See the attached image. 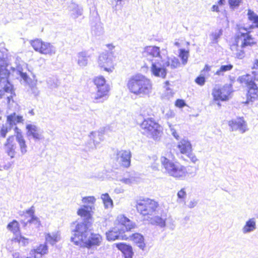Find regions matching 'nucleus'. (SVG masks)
Returning a JSON list of instances; mask_svg holds the SVG:
<instances>
[{"label": "nucleus", "mask_w": 258, "mask_h": 258, "mask_svg": "<svg viewBox=\"0 0 258 258\" xmlns=\"http://www.w3.org/2000/svg\"><path fill=\"white\" fill-rule=\"evenodd\" d=\"M94 85L97 89L96 94L94 98V103L102 102L108 96L109 92V87L106 84L105 78L102 76L95 77L93 80Z\"/></svg>", "instance_id": "nucleus-8"}, {"label": "nucleus", "mask_w": 258, "mask_h": 258, "mask_svg": "<svg viewBox=\"0 0 258 258\" xmlns=\"http://www.w3.org/2000/svg\"><path fill=\"white\" fill-rule=\"evenodd\" d=\"M166 214L161 216H155L151 218V224L163 228L166 226Z\"/></svg>", "instance_id": "nucleus-26"}, {"label": "nucleus", "mask_w": 258, "mask_h": 258, "mask_svg": "<svg viewBox=\"0 0 258 258\" xmlns=\"http://www.w3.org/2000/svg\"><path fill=\"white\" fill-rule=\"evenodd\" d=\"M7 229L13 233L14 234H16L19 233L20 231V227L19 222L16 220H13L12 221L10 222L7 225Z\"/></svg>", "instance_id": "nucleus-32"}, {"label": "nucleus", "mask_w": 258, "mask_h": 258, "mask_svg": "<svg viewBox=\"0 0 258 258\" xmlns=\"http://www.w3.org/2000/svg\"><path fill=\"white\" fill-rule=\"evenodd\" d=\"M107 46L110 49H112V48H113L114 47V46H113L112 44H107Z\"/></svg>", "instance_id": "nucleus-54"}, {"label": "nucleus", "mask_w": 258, "mask_h": 258, "mask_svg": "<svg viewBox=\"0 0 258 258\" xmlns=\"http://www.w3.org/2000/svg\"><path fill=\"white\" fill-rule=\"evenodd\" d=\"M131 153L130 150H121L117 153V160H119L120 166L126 168L130 166Z\"/></svg>", "instance_id": "nucleus-15"}, {"label": "nucleus", "mask_w": 258, "mask_h": 258, "mask_svg": "<svg viewBox=\"0 0 258 258\" xmlns=\"http://www.w3.org/2000/svg\"><path fill=\"white\" fill-rule=\"evenodd\" d=\"M115 246L123 253L124 258H132L134 252L132 247L126 243L119 242L114 244Z\"/></svg>", "instance_id": "nucleus-19"}, {"label": "nucleus", "mask_w": 258, "mask_h": 258, "mask_svg": "<svg viewBox=\"0 0 258 258\" xmlns=\"http://www.w3.org/2000/svg\"><path fill=\"white\" fill-rule=\"evenodd\" d=\"M115 56L112 51H105L101 53L98 56L97 63L99 67L104 71L112 73L115 63L113 59Z\"/></svg>", "instance_id": "nucleus-9"}, {"label": "nucleus", "mask_w": 258, "mask_h": 258, "mask_svg": "<svg viewBox=\"0 0 258 258\" xmlns=\"http://www.w3.org/2000/svg\"><path fill=\"white\" fill-rule=\"evenodd\" d=\"M231 49L233 52V54L236 58L242 59L244 57L245 49H241L240 45L238 44L236 42L231 46Z\"/></svg>", "instance_id": "nucleus-31"}, {"label": "nucleus", "mask_w": 258, "mask_h": 258, "mask_svg": "<svg viewBox=\"0 0 258 258\" xmlns=\"http://www.w3.org/2000/svg\"><path fill=\"white\" fill-rule=\"evenodd\" d=\"M13 258H20V254L19 252H15L13 254ZM25 258H34L32 255L31 254L30 256H27Z\"/></svg>", "instance_id": "nucleus-51"}, {"label": "nucleus", "mask_w": 258, "mask_h": 258, "mask_svg": "<svg viewBox=\"0 0 258 258\" xmlns=\"http://www.w3.org/2000/svg\"><path fill=\"white\" fill-rule=\"evenodd\" d=\"M229 125L230 126L232 131L239 130L241 133H245L246 130V123L241 118L232 119L229 121Z\"/></svg>", "instance_id": "nucleus-18"}, {"label": "nucleus", "mask_w": 258, "mask_h": 258, "mask_svg": "<svg viewBox=\"0 0 258 258\" xmlns=\"http://www.w3.org/2000/svg\"><path fill=\"white\" fill-rule=\"evenodd\" d=\"M91 210L92 208L91 206H83L78 209L77 214L81 217L86 219H90L92 218Z\"/></svg>", "instance_id": "nucleus-29"}, {"label": "nucleus", "mask_w": 258, "mask_h": 258, "mask_svg": "<svg viewBox=\"0 0 258 258\" xmlns=\"http://www.w3.org/2000/svg\"><path fill=\"white\" fill-rule=\"evenodd\" d=\"M114 225L124 233L130 232L136 227V224L123 214L118 215L114 221Z\"/></svg>", "instance_id": "nucleus-12"}, {"label": "nucleus", "mask_w": 258, "mask_h": 258, "mask_svg": "<svg viewBox=\"0 0 258 258\" xmlns=\"http://www.w3.org/2000/svg\"><path fill=\"white\" fill-rule=\"evenodd\" d=\"M257 79L250 74H246L238 77L237 81L241 84H245L248 89L247 100L245 103L253 102L258 99V87L254 82Z\"/></svg>", "instance_id": "nucleus-5"}, {"label": "nucleus", "mask_w": 258, "mask_h": 258, "mask_svg": "<svg viewBox=\"0 0 258 258\" xmlns=\"http://www.w3.org/2000/svg\"><path fill=\"white\" fill-rule=\"evenodd\" d=\"M195 82L198 85L200 86H203L206 82V79L205 76L201 75L198 76L196 80H195Z\"/></svg>", "instance_id": "nucleus-44"}, {"label": "nucleus", "mask_w": 258, "mask_h": 258, "mask_svg": "<svg viewBox=\"0 0 258 258\" xmlns=\"http://www.w3.org/2000/svg\"><path fill=\"white\" fill-rule=\"evenodd\" d=\"M235 42L240 45L241 49L248 48L256 43L255 39L250 35L249 32H239Z\"/></svg>", "instance_id": "nucleus-13"}, {"label": "nucleus", "mask_w": 258, "mask_h": 258, "mask_svg": "<svg viewBox=\"0 0 258 258\" xmlns=\"http://www.w3.org/2000/svg\"><path fill=\"white\" fill-rule=\"evenodd\" d=\"M170 157L172 159H174V156L171 153L168 154V157L162 156L161 157V164L166 172L175 178H179L184 176L186 174L185 168L177 162L171 160L169 158Z\"/></svg>", "instance_id": "nucleus-4"}, {"label": "nucleus", "mask_w": 258, "mask_h": 258, "mask_svg": "<svg viewBox=\"0 0 258 258\" xmlns=\"http://www.w3.org/2000/svg\"><path fill=\"white\" fill-rule=\"evenodd\" d=\"M12 163H13V162H8L7 165H4V166H7V167H9L12 165Z\"/></svg>", "instance_id": "nucleus-56"}, {"label": "nucleus", "mask_w": 258, "mask_h": 258, "mask_svg": "<svg viewBox=\"0 0 258 258\" xmlns=\"http://www.w3.org/2000/svg\"><path fill=\"white\" fill-rule=\"evenodd\" d=\"M10 130L11 128L7 125H3L0 127V137L2 138H5Z\"/></svg>", "instance_id": "nucleus-42"}, {"label": "nucleus", "mask_w": 258, "mask_h": 258, "mask_svg": "<svg viewBox=\"0 0 258 258\" xmlns=\"http://www.w3.org/2000/svg\"><path fill=\"white\" fill-rule=\"evenodd\" d=\"M222 31L219 30L218 31L213 32L210 35V39L213 43H216L218 42V39L222 35Z\"/></svg>", "instance_id": "nucleus-39"}, {"label": "nucleus", "mask_w": 258, "mask_h": 258, "mask_svg": "<svg viewBox=\"0 0 258 258\" xmlns=\"http://www.w3.org/2000/svg\"><path fill=\"white\" fill-rule=\"evenodd\" d=\"M241 0H229V4L232 9L238 7L241 3Z\"/></svg>", "instance_id": "nucleus-46"}, {"label": "nucleus", "mask_w": 258, "mask_h": 258, "mask_svg": "<svg viewBox=\"0 0 258 258\" xmlns=\"http://www.w3.org/2000/svg\"><path fill=\"white\" fill-rule=\"evenodd\" d=\"M13 242H18L20 245L25 246L29 243V240L23 236H20L19 238L16 237L12 240Z\"/></svg>", "instance_id": "nucleus-40"}, {"label": "nucleus", "mask_w": 258, "mask_h": 258, "mask_svg": "<svg viewBox=\"0 0 258 258\" xmlns=\"http://www.w3.org/2000/svg\"><path fill=\"white\" fill-rule=\"evenodd\" d=\"M188 53V50L185 49H180L178 56L181 59L183 64H185L187 62Z\"/></svg>", "instance_id": "nucleus-37"}, {"label": "nucleus", "mask_w": 258, "mask_h": 258, "mask_svg": "<svg viewBox=\"0 0 258 258\" xmlns=\"http://www.w3.org/2000/svg\"><path fill=\"white\" fill-rule=\"evenodd\" d=\"M256 229V220L255 218H252L246 221L245 225L241 229V231L243 234H246L254 231Z\"/></svg>", "instance_id": "nucleus-24"}, {"label": "nucleus", "mask_w": 258, "mask_h": 258, "mask_svg": "<svg viewBox=\"0 0 258 258\" xmlns=\"http://www.w3.org/2000/svg\"><path fill=\"white\" fill-rule=\"evenodd\" d=\"M78 64L81 66H86L87 63V58L83 54H80L78 57Z\"/></svg>", "instance_id": "nucleus-43"}, {"label": "nucleus", "mask_w": 258, "mask_h": 258, "mask_svg": "<svg viewBox=\"0 0 258 258\" xmlns=\"http://www.w3.org/2000/svg\"><path fill=\"white\" fill-rule=\"evenodd\" d=\"M166 67H164V64L163 67L158 66L156 63H153L151 67L152 73L156 77L165 78L166 76Z\"/></svg>", "instance_id": "nucleus-23"}, {"label": "nucleus", "mask_w": 258, "mask_h": 258, "mask_svg": "<svg viewBox=\"0 0 258 258\" xmlns=\"http://www.w3.org/2000/svg\"><path fill=\"white\" fill-rule=\"evenodd\" d=\"M126 87L129 91L134 95H144L151 91L152 84L150 80L145 76L136 74L128 79Z\"/></svg>", "instance_id": "nucleus-2"}, {"label": "nucleus", "mask_w": 258, "mask_h": 258, "mask_svg": "<svg viewBox=\"0 0 258 258\" xmlns=\"http://www.w3.org/2000/svg\"><path fill=\"white\" fill-rule=\"evenodd\" d=\"M2 163H3V161H1V164H2Z\"/></svg>", "instance_id": "nucleus-60"}, {"label": "nucleus", "mask_w": 258, "mask_h": 258, "mask_svg": "<svg viewBox=\"0 0 258 258\" xmlns=\"http://www.w3.org/2000/svg\"><path fill=\"white\" fill-rule=\"evenodd\" d=\"M115 1L116 2V4H118V3H120L122 1V0H115Z\"/></svg>", "instance_id": "nucleus-58"}, {"label": "nucleus", "mask_w": 258, "mask_h": 258, "mask_svg": "<svg viewBox=\"0 0 258 258\" xmlns=\"http://www.w3.org/2000/svg\"><path fill=\"white\" fill-rule=\"evenodd\" d=\"M212 11H216L218 12L219 11V7L217 5H214L212 7Z\"/></svg>", "instance_id": "nucleus-52"}, {"label": "nucleus", "mask_w": 258, "mask_h": 258, "mask_svg": "<svg viewBox=\"0 0 258 258\" xmlns=\"http://www.w3.org/2000/svg\"><path fill=\"white\" fill-rule=\"evenodd\" d=\"M10 72L8 69L7 63L0 58V84L5 88L6 91H10V95L7 97V102L10 103L16 95L13 86L9 81Z\"/></svg>", "instance_id": "nucleus-6"}, {"label": "nucleus", "mask_w": 258, "mask_h": 258, "mask_svg": "<svg viewBox=\"0 0 258 258\" xmlns=\"http://www.w3.org/2000/svg\"><path fill=\"white\" fill-rule=\"evenodd\" d=\"M165 117L167 119L173 117L175 116V113L173 110H170L168 112L165 114Z\"/></svg>", "instance_id": "nucleus-50"}, {"label": "nucleus", "mask_w": 258, "mask_h": 258, "mask_svg": "<svg viewBox=\"0 0 258 258\" xmlns=\"http://www.w3.org/2000/svg\"><path fill=\"white\" fill-rule=\"evenodd\" d=\"M88 228L84 223H78L74 230V234L71 240L77 245L88 248L100 245L103 237L99 233L91 232L88 234Z\"/></svg>", "instance_id": "nucleus-1"}, {"label": "nucleus", "mask_w": 258, "mask_h": 258, "mask_svg": "<svg viewBox=\"0 0 258 258\" xmlns=\"http://www.w3.org/2000/svg\"><path fill=\"white\" fill-rule=\"evenodd\" d=\"M122 181L123 182L126 183L127 182H131L130 179H122Z\"/></svg>", "instance_id": "nucleus-55"}, {"label": "nucleus", "mask_w": 258, "mask_h": 258, "mask_svg": "<svg viewBox=\"0 0 258 258\" xmlns=\"http://www.w3.org/2000/svg\"><path fill=\"white\" fill-rule=\"evenodd\" d=\"M14 131L16 134L15 137L16 141L19 146L20 151L21 154L24 155L28 151V146L26 141L24 139L22 131L17 126L14 128Z\"/></svg>", "instance_id": "nucleus-17"}, {"label": "nucleus", "mask_w": 258, "mask_h": 258, "mask_svg": "<svg viewBox=\"0 0 258 258\" xmlns=\"http://www.w3.org/2000/svg\"><path fill=\"white\" fill-rule=\"evenodd\" d=\"M27 130V135L31 136L35 141H39L42 139V136L37 127L34 125L29 124L26 126Z\"/></svg>", "instance_id": "nucleus-22"}, {"label": "nucleus", "mask_w": 258, "mask_h": 258, "mask_svg": "<svg viewBox=\"0 0 258 258\" xmlns=\"http://www.w3.org/2000/svg\"><path fill=\"white\" fill-rule=\"evenodd\" d=\"M45 238L46 242L52 245L58 241L59 239V236L57 233H47L45 235Z\"/></svg>", "instance_id": "nucleus-34"}, {"label": "nucleus", "mask_w": 258, "mask_h": 258, "mask_svg": "<svg viewBox=\"0 0 258 258\" xmlns=\"http://www.w3.org/2000/svg\"><path fill=\"white\" fill-rule=\"evenodd\" d=\"M0 84V99L4 97L7 93H10V91H6L5 88Z\"/></svg>", "instance_id": "nucleus-48"}, {"label": "nucleus", "mask_w": 258, "mask_h": 258, "mask_svg": "<svg viewBox=\"0 0 258 258\" xmlns=\"http://www.w3.org/2000/svg\"><path fill=\"white\" fill-rule=\"evenodd\" d=\"M180 63L178 58L174 57L173 58H168L167 60L164 63V67H170L171 69H175L179 67Z\"/></svg>", "instance_id": "nucleus-33"}, {"label": "nucleus", "mask_w": 258, "mask_h": 258, "mask_svg": "<svg viewBox=\"0 0 258 258\" xmlns=\"http://www.w3.org/2000/svg\"><path fill=\"white\" fill-rule=\"evenodd\" d=\"M48 248L46 243L39 245L36 248L32 249L30 254L32 255L34 258H40L42 256L48 253Z\"/></svg>", "instance_id": "nucleus-21"}, {"label": "nucleus", "mask_w": 258, "mask_h": 258, "mask_svg": "<svg viewBox=\"0 0 258 258\" xmlns=\"http://www.w3.org/2000/svg\"><path fill=\"white\" fill-rule=\"evenodd\" d=\"M130 239L141 249H144L146 244L144 242V238L142 235L138 233H133L130 236Z\"/></svg>", "instance_id": "nucleus-27"}, {"label": "nucleus", "mask_w": 258, "mask_h": 258, "mask_svg": "<svg viewBox=\"0 0 258 258\" xmlns=\"http://www.w3.org/2000/svg\"><path fill=\"white\" fill-rule=\"evenodd\" d=\"M101 199L106 208H111L113 206V201L108 194H103Z\"/></svg>", "instance_id": "nucleus-36"}, {"label": "nucleus", "mask_w": 258, "mask_h": 258, "mask_svg": "<svg viewBox=\"0 0 258 258\" xmlns=\"http://www.w3.org/2000/svg\"><path fill=\"white\" fill-rule=\"evenodd\" d=\"M232 84H226L222 87H216L212 91V95L215 101H226L231 98V94L233 92Z\"/></svg>", "instance_id": "nucleus-10"}, {"label": "nucleus", "mask_w": 258, "mask_h": 258, "mask_svg": "<svg viewBox=\"0 0 258 258\" xmlns=\"http://www.w3.org/2000/svg\"><path fill=\"white\" fill-rule=\"evenodd\" d=\"M143 134L157 140L161 133V126L153 118L144 119L140 124Z\"/></svg>", "instance_id": "nucleus-7"}, {"label": "nucleus", "mask_w": 258, "mask_h": 258, "mask_svg": "<svg viewBox=\"0 0 258 258\" xmlns=\"http://www.w3.org/2000/svg\"><path fill=\"white\" fill-rule=\"evenodd\" d=\"M174 45L177 46L179 49H185L187 47L189 43L184 39L180 38L175 40Z\"/></svg>", "instance_id": "nucleus-38"}, {"label": "nucleus", "mask_w": 258, "mask_h": 258, "mask_svg": "<svg viewBox=\"0 0 258 258\" xmlns=\"http://www.w3.org/2000/svg\"><path fill=\"white\" fill-rule=\"evenodd\" d=\"M82 201L83 203L90 206V205H93L94 204L96 198L94 196L85 197L82 198Z\"/></svg>", "instance_id": "nucleus-41"}, {"label": "nucleus", "mask_w": 258, "mask_h": 258, "mask_svg": "<svg viewBox=\"0 0 258 258\" xmlns=\"http://www.w3.org/2000/svg\"><path fill=\"white\" fill-rule=\"evenodd\" d=\"M4 147L6 153L11 159L16 157L17 146L14 135H11L7 138L4 143Z\"/></svg>", "instance_id": "nucleus-14"}, {"label": "nucleus", "mask_w": 258, "mask_h": 258, "mask_svg": "<svg viewBox=\"0 0 258 258\" xmlns=\"http://www.w3.org/2000/svg\"><path fill=\"white\" fill-rule=\"evenodd\" d=\"M253 71H252V74H253V77H255L257 80L258 79L256 78V75L258 74V60L256 59L255 60L254 63L253 64V67L252 68Z\"/></svg>", "instance_id": "nucleus-45"}, {"label": "nucleus", "mask_w": 258, "mask_h": 258, "mask_svg": "<svg viewBox=\"0 0 258 258\" xmlns=\"http://www.w3.org/2000/svg\"><path fill=\"white\" fill-rule=\"evenodd\" d=\"M224 0H219L218 3L220 5H223L224 3Z\"/></svg>", "instance_id": "nucleus-57"}, {"label": "nucleus", "mask_w": 258, "mask_h": 258, "mask_svg": "<svg viewBox=\"0 0 258 258\" xmlns=\"http://www.w3.org/2000/svg\"><path fill=\"white\" fill-rule=\"evenodd\" d=\"M123 232L119 228L114 225L106 233V239L108 241H114L116 239L127 240L128 237L124 235Z\"/></svg>", "instance_id": "nucleus-16"}, {"label": "nucleus", "mask_w": 258, "mask_h": 258, "mask_svg": "<svg viewBox=\"0 0 258 258\" xmlns=\"http://www.w3.org/2000/svg\"><path fill=\"white\" fill-rule=\"evenodd\" d=\"M175 105L177 107L182 108L185 106L186 104L183 100L178 99L175 102Z\"/></svg>", "instance_id": "nucleus-47"}, {"label": "nucleus", "mask_w": 258, "mask_h": 258, "mask_svg": "<svg viewBox=\"0 0 258 258\" xmlns=\"http://www.w3.org/2000/svg\"><path fill=\"white\" fill-rule=\"evenodd\" d=\"M210 70V67L208 66V65H206L204 70H206L207 71H209Z\"/></svg>", "instance_id": "nucleus-53"}, {"label": "nucleus", "mask_w": 258, "mask_h": 258, "mask_svg": "<svg viewBox=\"0 0 258 258\" xmlns=\"http://www.w3.org/2000/svg\"><path fill=\"white\" fill-rule=\"evenodd\" d=\"M217 104L219 106H221V104L219 103V102H218Z\"/></svg>", "instance_id": "nucleus-59"}, {"label": "nucleus", "mask_w": 258, "mask_h": 258, "mask_svg": "<svg viewBox=\"0 0 258 258\" xmlns=\"http://www.w3.org/2000/svg\"><path fill=\"white\" fill-rule=\"evenodd\" d=\"M233 67V66L231 64L222 65L215 74L218 76H223L225 72L231 70Z\"/></svg>", "instance_id": "nucleus-35"}, {"label": "nucleus", "mask_w": 258, "mask_h": 258, "mask_svg": "<svg viewBox=\"0 0 258 258\" xmlns=\"http://www.w3.org/2000/svg\"><path fill=\"white\" fill-rule=\"evenodd\" d=\"M34 212V209L33 207H31L30 209L27 210L25 211V213L29 215L30 219L24 223V226H26L28 223H36L39 226L41 225V223L39 218L35 216Z\"/></svg>", "instance_id": "nucleus-30"}, {"label": "nucleus", "mask_w": 258, "mask_h": 258, "mask_svg": "<svg viewBox=\"0 0 258 258\" xmlns=\"http://www.w3.org/2000/svg\"><path fill=\"white\" fill-rule=\"evenodd\" d=\"M143 54L145 57H158L162 59L160 55V48L155 46H148L145 47L143 52Z\"/></svg>", "instance_id": "nucleus-20"}, {"label": "nucleus", "mask_w": 258, "mask_h": 258, "mask_svg": "<svg viewBox=\"0 0 258 258\" xmlns=\"http://www.w3.org/2000/svg\"><path fill=\"white\" fill-rule=\"evenodd\" d=\"M7 121L10 125L13 126L23 123L24 119L22 116L17 115L15 112H13L7 116Z\"/></svg>", "instance_id": "nucleus-28"}, {"label": "nucleus", "mask_w": 258, "mask_h": 258, "mask_svg": "<svg viewBox=\"0 0 258 258\" xmlns=\"http://www.w3.org/2000/svg\"><path fill=\"white\" fill-rule=\"evenodd\" d=\"M135 208L137 212L144 218H150L156 214L160 208V205L157 201L149 198L137 200Z\"/></svg>", "instance_id": "nucleus-3"}, {"label": "nucleus", "mask_w": 258, "mask_h": 258, "mask_svg": "<svg viewBox=\"0 0 258 258\" xmlns=\"http://www.w3.org/2000/svg\"><path fill=\"white\" fill-rule=\"evenodd\" d=\"M34 50L44 55H51L55 53L53 45L49 42L43 41L41 39L35 38L30 41Z\"/></svg>", "instance_id": "nucleus-11"}, {"label": "nucleus", "mask_w": 258, "mask_h": 258, "mask_svg": "<svg viewBox=\"0 0 258 258\" xmlns=\"http://www.w3.org/2000/svg\"><path fill=\"white\" fill-rule=\"evenodd\" d=\"M181 154L188 155L192 151V147L190 143L185 140H181L177 146Z\"/></svg>", "instance_id": "nucleus-25"}, {"label": "nucleus", "mask_w": 258, "mask_h": 258, "mask_svg": "<svg viewBox=\"0 0 258 258\" xmlns=\"http://www.w3.org/2000/svg\"><path fill=\"white\" fill-rule=\"evenodd\" d=\"M177 196L179 199H184L186 196V193L184 189H181L180 190H179L177 193Z\"/></svg>", "instance_id": "nucleus-49"}]
</instances>
